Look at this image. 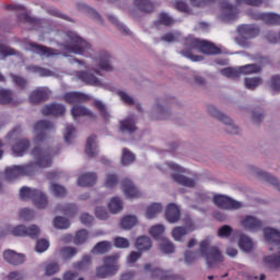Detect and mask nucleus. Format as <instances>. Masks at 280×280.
Masks as SVG:
<instances>
[{"label": "nucleus", "instance_id": "obj_47", "mask_svg": "<svg viewBox=\"0 0 280 280\" xmlns=\"http://www.w3.org/2000/svg\"><path fill=\"white\" fill-rule=\"evenodd\" d=\"M54 226L55 229H69L71 226V222L62 217H57L54 220Z\"/></svg>", "mask_w": 280, "mask_h": 280}, {"label": "nucleus", "instance_id": "obj_22", "mask_svg": "<svg viewBox=\"0 0 280 280\" xmlns=\"http://www.w3.org/2000/svg\"><path fill=\"white\" fill-rule=\"evenodd\" d=\"M67 108L62 104H49L43 107V115H54L55 117H60V115H65Z\"/></svg>", "mask_w": 280, "mask_h": 280}, {"label": "nucleus", "instance_id": "obj_63", "mask_svg": "<svg viewBox=\"0 0 280 280\" xmlns=\"http://www.w3.org/2000/svg\"><path fill=\"white\" fill-rule=\"evenodd\" d=\"M231 233H233V229L229 225H223L218 231L219 237H230Z\"/></svg>", "mask_w": 280, "mask_h": 280}, {"label": "nucleus", "instance_id": "obj_26", "mask_svg": "<svg viewBox=\"0 0 280 280\" xmlns=\"http://www.w3.org/2000/svg\"><path fill=\"white\" fill-rule=\"evenodd\" d=\"M97 182V175L95 173H85L78 178L79 187H91Z\"/></svg>", "mask_w": 280, "mask_h": 280}, {"label": "nucleus", "instance_id": "obj_40", "mask_svg": "<svg viewBox=\"0 0 280 280\" xmlns=\"http://www.w3.org/2000/svg\"><path fill=\"white\" fill-rule=\"evenodd\" d=\"M137 217L135 215H126L120 220V226L125 230V231H130V229H132L133 226H137Z\"/></svg>", "mask_w": 280, "mask_h": 280}, {"label": "nucleus", "instance_id": "obj_12", "mask_svg": "<svg viewBox=\"0 0 280 280\" xmlns=\"http://www.w3.org/2000/svg\"><path fill=\"white\" fill-rule=\"evenodd\" d=\"M12 235L15 237H37L40 235V228L38 225H31L30 228H25V225H18L11 230Z\"/></svg>", "mask_w": 280, "mask_h": 280}, {"label": "nucleus", "instance_id": "obj_5", "mask_svg": "<svg viewBox=\"0 0 280 280\" xmlns=\"http://www.w3.org/2000/svg\"><path fill=\"white\" fill-rule=\"evenodd\" d=\"M266 242L269 244V250L279 253L277 255H270L264 258V266L271 270H278L280 268V232L279 230L267 228L264 230Z\"/></svg>", "mask_w": 280, "mask_h": 280}, {"label": "nucleus", "instance_id": "obj_50", "mask_svg": "<svg viewBox=\"0 0 280 280\" xmlns=\"http://www.w3.org/2000/svg\"><path fill=\"white\" fill-rule=\"evenodd\" d=\"M90 265H91V256L86 255V256H83L81 261L74 264L73 268L74 270H86V268H89Z\"/></svg>", "mask_w": 280, "mask_h": 280}, {"label": "nucleus", "instance_id": "obj_1", "mask_svg": "<svg viewBox=\"0 0 280 280\" xmlns=\"http://www.w3.org/2000/svg\"><path fill=\"white\" fill-rule=\"evenodd\" d=\"M57 43L60 47V51L91 58L92 69L97 75H102V71H113V54L106 49H93V46L89 42L84 40V38L80 37L74 32L59 33L57 35ZM26 49L33 51V54H38L42 58L60 56L59 50L34 43L28 44Z\"/></svg>", "mask_w": 280, "mask_h": 280}, {"label": "nucleus", "instance_id": "obj_48", "mask_svg": "<svg viewBox=\"0 0 280 280\" xmlns=\"http://www.w3.org/2000/svg\"><path fill=\"white\" fill-rule=\"evenodd\" d=\"M50 191L56 196L57 198H62V196H67V188L59 184H51Z\"/></svg>", "mask_w": 280, "mask_h": 280}, {"label": "nucleus", "instance_id": "obj_56", "mask_svg": "<svg viewBox=\"0 0 280 280\" xmlns=\"http://www.w3.org/2000/svg\"><path fill=\"white\" fill-rule=\"evenodd\" d=\"M221 75L225 78H240V70L238 68H225L221 70Z\"/></svg>", "mask_w": 280, "mask_h": 280}, {"label": "nucleus", "instance_id": "obj_9", "mask_svg": "<svg viewBox=\"0 0 280 280\" xmlns=\"http://www.w3.org/2000/svg\"><path fill=\"white\" fill-rule=\"evenodd\" d=\"M208 113L215 117V119H219V121H222V124L225 125V130L229 135H240V127H237L235 124H233V120L229 118V116L222 114L218 108L210 106L208 107Z\"/></svg>", "mask_w": 280, "mask_h": 280}, {"label": "nucleus", "instance_id": "obj_59", "mask_svg": "<svg viewBox=\"0 0 280 280\" xmlns=\"http://www.w3.org/2000/svg\"><path fill=\"white\" fill-rule=\"evenodd\" d=\"M74 135H75V128H73L72 125H67L66 132L63 136L66 143H71V139H73Z\"/></svg>", "mask_w": 280, "mask_h": 280}, {"label": "nucleus", "instance_id": "obj_11", "mask_svg": "<svg viewBox=\"0 0 280 280\" xmlns=\"http://www.w3.org/2000/svg\"><path fill=\"white\" fill-rule=\"evenodd\" d=\"M213 202L219 207V209L224 210H235L242 209L244 205L237 200L232 199L231 197L224 195H217L213 197Z\"/></svg>", "mask_w": 280, "mask_h": 280}, {"label": "nucleus", "instance_id": "obj_51", "mask_svg": "<svg viewBox=\"0 0 280 280\" xmlns=\"http://www.w3.org/2000/svg\"><path fill=\"white\" fill-rule=\"evenodd\" d=\"M8 56H16V50L7 45L0 44V58H8Z\"/></svg>", "mask_w": 280, "mask_h": 280}, {"label": "nucleus", "instance_id": "obj_10", "mask_svg": "<svg viewBox=\"0 0 280 280\" xmlns=\"http://www.w3.org/2000/svg\"><path fill=\"white\" fill-rule=\"evenodd\" d=\"M54 130V124L47 120H38L34 125V143H42L47 139V132Z\"/></svg>", "mask_w": 280, "mask_h": 280}, {"label": "nucleus", "instance_id": "obj_14", "mask_svg": "<svg viewBox=\"0 0 280 280\" xmlns=\"http://www.w3.org/2000/svg\"><path fill=\"white\" fill-rule=\"evenodd\" d=\"M241 226H243L245 231L255 233L257 231H260V229L264 226V223L261 222V220L257 219L256 217L246 215L241 220Z\"/></svg>", "mask_w": 280, "mask_h": 280}, {"label": "nucleus", "instance_id": "obj_37", "mask_svg": "<svg viewBox=\"0 0 280 280\" xmlns=\"http://www.w3.org/2000/svg\"><path fill=\"white\" fill-rule=\"evenodd\" d=\"M136 248L138 250H150L152 248V241L148 236H140L136 241Z\"/></svg>", "mask_w": 280, "mask_h": 280}, {"label": "nucleus", "instance_id": "obj_41", "mask_svg": "<svg viewBox=\"0 0 280 280\" xmlns=\"http://www.w3.org/2000/svg\"><path fill=\"white\" fill-rule=\"evenodd\" d=\"M238 246L241 250H244L245 253H250V250H253V248L255 247V244H253L250 237L242 235L238 241Z\"/></svg>", "mask_w": 280, "mask_h": 280}, {"label": "nucleus", "instance_id": "obj_52", "mask_svg": "<svg viewBox=\"0 0 280 280\" xmlns=\"http://www.w3.org/2000/svg\"><path fill=\"white\" fill-rule=\"evenodd\" d=\"M154 113H156L155 119H167L170 115V112L159 104L154 107Z\"/></svg>", "mask_w": 280, "mask_h": 280}, {"label": "nucleus", "instance_id": "obj_19", "mask_svg": "<svg viewBox=\"0 0 280 280\" xmlns=\"http://www.w3.org/2000/svg\"><path fill=\"white\" fill-rule=\"evenodd\" d=\"M121 185L126 198H139V196H141V192L139 191V189H137V187L135 186V184H132L130 179L125 178Z\"/></svg>", "mask_w": 280, "mask_h": 280}, {"label": "nucleus", "instance_id": "obj_45", "mask_svg": "<svg viewBox=\"0 0 280 280\" xmlns=\"http://www.w3.org/2000/svg\"><path fill=\"white\" fill-rule=\"evenodd\" d=\"M244 84L249 91H255L257 86L261 85V78H247Z\"/></svg>", "mask_w": 280, "mask_h": 280}, {"label": "nucleus", "instance_id": "obj_18", "mask_svg": "<svg viewBox=\"0 0 280 280\" xmlns=\"http://www.w3.org/2000/svg\"><path fill=\"white\" fill-rule=\"evenodd\" d=\"M196 231V226L194 224L183 226H176L172 230L171 235L175 242H180L185 235H189V233Z\"/></svg>", "mask_w": 280, "mask_h": 280}, {"label": "nucleus", "instance_id": "obj_28", "mask_svg": "<svg viewBox=\"0 0 280 280\" xmlns=\"http://www.w3.org/2000/svg\"><path fill=\"white\" fill-rule=\"evenodd\" d=\"M254 19H261L268 25H280V15L277 13H262L259 16L255 15Z\"/></svg>", "mask_w": 280, "mask_h": 280}, {"label": "nucleus", "instance_id": "obj_61", "mask_svg": "<svg viewBox=\"0 0 280 280\" xmlns=\"http://www.w3.org/2000/svg\"><path fill=\"white\" fill-rule=\"evenodd\" d=\"M49 248V241L47 240H39L35 246L36 253H45Z\"/></svg>", "mask_w": 280, "mask_h": 280}, {"label": "nucleus", "instance_id": "obj_30", "mask_svg": "<svg viewBox=\"0 0 280 280\" xmlns=\"http://www.w3.org/2000/svg\"><path fill=\"white\" fill-rule=\"evenodd\" d=\"M120 132H135L137 130V126L135 125V118L128 117L125 120H120Z\"/></svg>", "mask_w": 280, "mask_h": 280}, {"label": "nucleus", "instance_id": "obj_15", "mask_svg": "<svg viewBox=\"0 0 280 280\" xmlns=\"http://www.w3.org/2000/svg\"><path fill=\"white\" fill-rule=\"evenodd\" d=\"M49 95H51V91L48 88H38L31 93L28 100L31 104H40V102L49 100Z\"/></svg>", "mask_w": 280, "mask_h": 280}, {"label": "nucleus", "instance_id": "obj_53", "mask_svg": "<svg viewBox=\"0 0 280 280\" xmlns=\"http://www.w3.org/2000/svg\"><path fill=\"white\" fill-rule=\"evenodd\" d=\"M89 240V232L86 230H80L74 236V244H84Z\"/></svg>", "mask_w": 280, "mask_h": 280}, {"label": "nucleus", "instance_id": "obj_6", "mask_svg": "<svg viewBox=\"0 0 280 280\" xmlns=\"http://www.w3.org/2000/svg\"><path fill=\"white\" fill-rule=\"evenodd\" d=\"M120 257V254H113L104 257L103 266L96 268V277H98V279H108V277H115V275L119 272Z\"/></svg>", "mask_w": 280, "mask_h": 280}, {"label": "nucleus", "instance_id": "obj_36", "mask_svg": "<svg viewBox=\"0 0 280 280\" xmlns=\"http://www.w3.org/2000/svg\"><path fill=\"white\" fill-rule=\"evenodd\" d=\"M108 209H109L110 213L117 214L122 211L124 202L121 201L120 198L114 197L110 199V201L108 203Z\"/></svg>", "mask_w": 280, "mask_h": 280}, {"label": "nucleus", "instance_id": "obj_16", "mask_svg": "<svg viewBox=\"0 0 280 280\" xmlns=\"http://www.w3.org/2000/svg\"><path fill=\"white\" fill-rule=\"evenodd\" d=\"M3 259L4 261H7V264H10L11 266H21V264L25 262V255L19 254L11 249H7L3 253Z\"/></svg>", "mask_w": 280, "mask_h": 280}, {"label": "nucleus", "instance_id": "obj_44", "mask_svg": "<svg viewBox=\"0 0 280 280\" xmlns=\"http://www.w3.org/2000/svg\"><path fill=\"white\" fill-rule=\"evenodd\" d=\"M57 211H60V213H63V215L71 218V215H75V213H78V207H75L73 203L67 206H58Z\"/></svg>", "mask_w": 280, "mask_h": 280}, {"label": "nucleus", "instance_id": "obj_62", "mask_svg": "<svg viewBox=\"0 0 280 280\" xmlns=\"http://www.w3.org/2000/svg\"><path fill=\"white\" fill-rule=\"evenodd\" d=\"M160 25H174V19L170 16L167 13H161L160 14V20H159Z\"/></svg>", "mask_w": 280, "mask_h": 280}, {"label": "nucleus", "instance_id": "obj_29", "mask_svg": "<svg viewBox=\"0 0 280 280\" xmlns=\"http://www.w3.org/2000/svg\"><path fill=\"white\" fill-rule=\"evenodd\" d=\"M93 106L94 108H97L102 119H104V121H109L110 119V112H108V108L106 107V104H104V102L100 101V100H95L93 102Z\"/></svg>", "mask_w": 280, "mask_h": 280}, {"label": "nucleus", "instance_id": "obj_64", "mask_svg": "<svg viewBox=\"0 0 280 280\" xmlns=\"http://www.w3.org/2000/svg\"><path fill=\"white\" fill-rule=\"evenodd\" d=\"M270 86L273 91H280V77L276 75L271 79Z\"/></svg>", "mask_w": 280, "mask_h": 280}, {"label": "nucleus", "instance_id": "obj_31", "mask_svg": "<svg viewBox=\"0 0 280 280\" xmlns=\"http://www.w3.org/2000/svg\"><path fill=\"white\" fill-rule=\"evenodd\" d=\"M110 248H113V243L108 241H102L94 246L92 253H95L96 255H105V253H108Z\"/></svg>", "mask_w": 280, "mask_h": 280}, {"label": "nucleus", "instance_id": "obj_24", "mask_svg": "<svg viewBox=\"0 0 280 280\" xmlns=\"http://www.w3.org/2000/svg\"><path fill=\"white\" fill-rule=\"evenodd\" d=\"M77 75L79 80L90 84V86H102V81L91 72L80 71Z\"/></svg>", "mask_w": 280, "mask_h": 280}, {"label": "nucleus", "instance_id": "obj_7", "mask_svg": "<svg viewBox=\"0 0 280 280\" xmlns=\"http://www.w3.org/2000/svg\"><path fill=\"white\" fill-rule=\"evenodd\" d=\"M162 171L165 172V174H171L173 180L178 185H183V187H196V182L194 179L182 175L185 174V168L178 164L168 162L162 165Z\"/></svg>", "mask_w": 280, "mask_h": 280}, {"label": "nucleus", "instance_id": "obj_34", "mask_svg": "<svg viewBox=\"0 0 280 280\" xmlns=\"http://www.w3.org/2000/svg\"><path fill=\"white\" fill-rule=\"evenodd\" d=\"M96 139L97 138L95 136H91L90 138H88L86 148H85V152L88 156H95L97 154Z\"/></svg>", "mask_w": 280, "mask_h": 280}, {"label": "nucleus", "instance_id": "obj_39", "mask_svg": "<svg viewBox=\"0 0 280 280\" xmlns=\"http://www.w3.org/2000/svg\"><path fill=\"white\" fill-rule=\"evenodd\" d=\"M163 211V206L161 203H152L147 208L148 220H154Z\"/></svg>", "mask_w": 280, "mask_h": 280}, {"label": "nucleus", "instance_id": "obj_25", "mask_svg": "<svg viewBox=\"0 0 280 280\" xmlns=\"http://www.w3.org/2000/svg\"><path fill=\"white\" fill-rule=\"evenodd\" d=\"M254 174L258 176V178H262V180H266V183H270V185H273L278 189V191H280L279 179H277L275 176L259 168H254Z\"/></svg>", "mask_w": 280, "mask_h": 280}, {"label": "nucleus", "instance_id": "obj_8", "mask_svg": "<svg viewBox=\"0 0 280 280\" xmlns=\"http://www.w3.org/2000/svg\"><path fill=\"white\" fill-rule=\"evenodd\" d=\"M20 198L22 200H33L39 209H45V207H47V196L37 189L24 186L20 189Z\"/></svg>", "mask_w": 280, "mask_h": 280}, {"label": "nucleus", "instance_id": "obj_2", "mask_svg": "<svg viewBox=\"0 0 280 280\" xmlns=\"http://www.w3.org/2000/svg\"><path fill=\"white\" fill-rule=\"evenodd\" d=\"M32 155L36 163H28L26 165H14L8 167L4 172L5 180H14L19 176H32L37 167H49L51 165V152L44 151L40 148H35Z\"/></svg>", "mask_w": 280, "mask_h": 280}, {"label": "nucleus", "instance_id": "obj_46", "mask_svg": "<svg viewBox=\"0 0 280 280\" xmlns=\"http://www.w3.org/2000/svg\"><path fill=\"white\" fill-rule=\"evenodd\" d=\"M131 163H135V154H132L128 149H122L121 164L131 165Z\"/></svg>", "mask_w": 280, "mask_h": 280}, {"label": "nucleus", "instance_id": "obj_49", "mask_svg": "<svg viewBox=\"0 0 280 280\" xmlns=\"http://www.w3.org/2000/svg\"><path fill=\"white\" fill-rule=\"evenodd\" d=\"M165 233V226L163 224L153 225L150 229V235L155 237V240H161V236Z\"/></svg>", "mask_w": 280, "mask_h": 280}, {"label": "nucleus", "instance_id": "obj_33", "mask_svg": "<svg viewBox=\"0 0 280 280\" xmlns=\"http://www.w3.org/2000/svg\"><path fill=\"white\" fill-rule=\"evenodd\" d=\"M26 71H28V73H37V75H39L40 78H50V75H54V72H51L50 70L40 68L38 66H27Z\"/></svg>", "mask_w": 280, "mask_h": 280}, {"label": "nucleus", "instance_id": "obj_60", "mask_svg": "<svg viewBox=\"0 0 280 280\" xmlns=\"http://www.w3.org/2000/svg\"><path fill=\"white\" fill-rule=\"evenodd\" d=\"M238 33L242 36H245L246 38H252L253 37V26L242 25V26L238 27Z\"/></svg>", "mask_w": 280, "mask_h": 280}, {"label": "nucleus", "instance_id": "obj_4", "mask_svg": "<svg viewBox=\"0 0 280 280\" xmlns=\"http://www.w3.org/2000/svg\"><path fill=\"white\" fill-rule=\"evenodd\" d=\"M185 48L186 49L182 51V56H184V58H188L191 62H200V60H202V56H196L191 52L194 49L200 54H206L207 56L220 54V48L207 40L195 38L194 36H188L186 38Z\"/></svg>", "mask_w": 280, "mask_h": 280}, {"label": "nucleus", "instance_id": "obj_27", "mask_svg": "<svg viewBox=\"0 0 280 280\" xmlns=\"http://www.w3.org/2000/svg\"><path fill=\"white\" fill-rule=\"evenodd\" d=\"M8 10H18L19 12H22L18 15V19L20 21H23L24 23H34V19L30 18V15H27V10H25V7L21 5V4H12L7 7Z\"/></svg>", "mask_w": 280, "mask_h": 280}, {"label": "nucleus", "instance_id": "obj_35", "mask_svg": "<svg viewBox=\"0 0 280 280\" xmlns=\"http://www.w3.org/2000/svg\"><path fill=\"white\" fill-rule=\"evenodd\" d=\"M133 5L140 10V12H153L154 4L150 0H135Z\"/></svg>", "mask_w": 280, "mask_h": 280}, {"label": "nucleus", "instance_id": "obj_58", "mask_svg": "<svg viewBox=\"0 0 280 280\" xmlns=\"http://www.w3.org/2000/svg\"><path fill=\"white\" fill-rule=\"evenodd\" d=\"M12 102V92L10 90H0V104H10Z\"/></svg>", "mask_w": 280, "mask_h": 280}, {"label": "nucleus", "instance_id": "obj_3", "mask_svg": "<svg viewBox=\"0 0 280 280\" xmlns=\"http://www.w3.org/2000/svg\"><path fill=\"white\" fill-rule=\"evenodd\" d=\"M209 240H205L199 244V253L198 252H186L185 261L187 264H194L196 259L202 257L206 259V264L209 268H213V266L218 264H222L224 261V256H222V252L218 247H209Z\"/></svg>", "mask_w": 280, "mask_h": 280}, {"label": "nucleus", "instance_id": "obj_23", "mask_svg": "<svg viewBox=\"0 0 280 280\" xmlns=\"http://www.w3.org/2000/svg\"><path fill=\"white\" fill-rule=\"evenodd\" d=\"M13 156H24L25 152L30 150V140L22 139L18 140L12 147H11Z\"/></svg>", "mask_w": 280, "mask_h": 280}, {"label": "nucleus", "instance_id": "obj_20", "mask_svg": "<svg viewBox=\"0 0 280 280\" xmlns=\"http://www.w3.org/2000/svg\"><path fill=\"white\" fill-rule=\"evenodd\" d=\"M165 218L170 224H176L180 220V208L174 203H170L166 207Z\"/></svg>", "mask_w": 280, "mask_h": 280}, {"label": "nucleus", "instance_id": "obj_55", "mask_svg": "<svg viewBox=\"0 0 280 280\" xmlns=\"http://www.w3.org/2000/svg\"><path fill=\"white\" fill-rule=\"evenodd\" d=\"M9 280H27V272L25 271H11L7 276Z\"/></svg>", "mask_w": 280, "mask_h": 280}, {"label": "nucleus", "instance_id": "obj_38", "mask_svg": "<svg viewBox=\"0 0 280 280\" xmlns=\"http://www.w3.org/2000/svg\"><path fill=\"white\" fill-rule=\"evenodd\" d=\"M235 16H237V8L231 4L223 5V21H234Z\"/></svg>", "mask_w": 280, "mask_h": 280}, {"label": "nucleus", "instance_id": "obj_57", "mask_svg": "<svg viewBox=\"0 0 280 280\" xmlns=\"http://www.w3.org/2000/svg\"><path fill=\"white\" fill-rule=\"evenodd\" d=\"M114 246L116 248H129L130 247V241L128 238H124L121 236L114 238Z\"/></svg>", "mask_w": 280, "mask_h": 280}, {"label": "nucleus", "instance_id": "obj_42", "mask_svg": "<svg viewBox=\"0 0 280 280\" xmlns=\"http://www.w3.org/2000/svg\"><path fill=\"white\" fill-rule=\"evenodd\" d=\"M174 243H172L167 237L160 238V250H162V253L170 255L174 253Z\"/></svg>", "mask_w": 280, "mask_h": 280}, {"label": "nucleus", "instance_id": "obj_43", "mask_svg": "<svg viewBox=\"0 0 280 280\" xmlns=\"http://www.w3.org/2000/svg\"><path fill=\"white\" fill-rule=\"evenodd\" d=\"M261 68L257 65H246L238 68V75H250V73H259Z\"/></svg>", "mask_w": 280, "mask_h": 280}, {"label": "nucleus", "instance_id": "obj_32", "mask_svg": "<svg viewBox=\"0 0 280 280\" xmlns=\"http://www.w3.org/2000/svg\"><path fill=\"white\" fill-rule=\"evenodd\" d=\"M60 272V265L56 261L45 262L44 264V275L46 277H52V275H58Z\"/></svg>", "mask_w": 280, "mask_h": 280}, {"label": "nucleus", "instance_id": "obj_54", "mask_svg": "<svg viewBox=\"0 0 280 280\" xmlns=\"http://www.w3.org/2000/svg\"><path fill=\"white\" fill-rule=\"evenodd\" d=\"M117 95L127 106H132L135 104V98L125 91L119 90Z\"/></svg>", "mask_w": 280, "mask_h": 280}, {"label": "nucleus", "instance_id": "obj_17", "mask_svg": "<svg viewBox=\"0 0 280 280\" xmlns=\"http://www.w3.org/2000/svg\"><path fill=\"white\" fill-rule=\"evenodd\" d=\"M63 100L68 104H82V102L91 101V97L82 92H69L63 95Z\"/></svg>", "mask_w": 280, "mask_h": 280}, {"label": "nucleus", "instance_id": "obj_13", "mask_svg": "<svg viewBox=\"0 0 280 280\" xmlns=\"http://www.w3.org/2000/svg\"><path fill=\"white\" fill-rule=\"evenodd\" d=\"M144 272H150L151 279L176 280V277L172 275V271H163L150 264L144 265Z\"/></svg>", "mask_w": 280, "mask_h": 280}, {"label": "nucleus", "instance_id": "obj_21", "mask_svg": "<svg viewBox=\"0 0 280 280\" xmlns=\"http://www.w3.org/2000/svg\"><path fill=\"white\" fill-rule=\"evenodd\" d=\"M70 113L73 119H78V117H90V119H95V114L86 106L74 105L72 106Z\"/></svg>", "mask_w": 280, "mask_h": 280}]
</instances>
